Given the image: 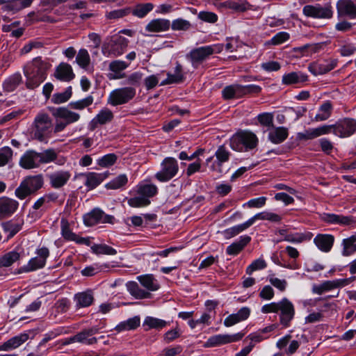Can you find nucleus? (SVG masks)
I'll return each instance as SVG.
<instances>
[{
  "mask_svg": "<svg viewBox=\"0 0 356 356\" xmlns=\"http://www.w3.org/2000/svg\"><path fill=\"white\" fill-rule=\"evenodd\" d=\"M58 154L49 148L38 152L33 149L25 152L19 160V165L24 169L38 168L42 164H47L57 160Z\"/></svg>",
  "mask_w": 356,
  "mask_h": 356,
  "instance_id": "nucleus-1",
  "label": "nucleus"
},
{
  "mask_svg": "<svg viewBox=\"0 0 356 356\" xmlns=\"http://www.w3.org/2000/svg\"><path fill=\"white\" fill-rule=\"evenodd\" d=\"M49 67V65L40 58H34L24 69L26 87L29 89L38 88L45 80Z\"/></svg>",
  "mask_w": 356,
  "mask_h": 356,
  "instance_id": "nucleus-2",
  "label": "nucleus"
},
{
  "mask_svg": "<svg viewBox=\"0 0 356 356\" xmlns=\"http://www.w3.org/2000/svg\"><path fill=\"white\" fill-rule=\"evenodd\" d=\"M44 184L42 175L26 177L15 191V195L19 200H24L27 197L35 194Z\"/></svg>",
  "mask_w": 356,
  "mask_h": 356,
  "instance_id": "nucleus-3",
  "label": "nucleus"
},
{
  "mask_svg": "<svg viewBox=\"0 0 356 356\" xmlns=\"http://www.w3.org/2000/svg\"><path fill=\"white\" fill-rule=\"evenodd\" d=\"M259 139L255 134L250 131H241L236 133L231 140V147L238 152H248L256 148Z\"/></svg>",
  "mask_w": 356,
  "mask_h": 356,
  "instance_id": "nucleus-4",
  "label": "nucleus"
},
{
  "mask_svg": "<svg viewBox=\"0 0 356 356\" xmlns=\"http://www.w3.org/2000/svg\"><path fill=\"white\" fill-rule=\"evenodd\" d=\"M53 124L47 113H40L33 122V136L39 141H44L51 136Z\"/></svg>",
  "mask_w": 356,
  "mask_h": 356,
  "instance_id": "nucleus-5",
  "label": "nucleus"
},
{
  "mask_svg": "<svg viewBox=\"0 0 356 356\" xmlns=\"http://www.w3.org/2000/svg\"><path fill=\"white\" fill-rule=\"evenodd\" d=\"M223 49L222 44H213L203 46L197 48L193 49L188 54L186 55L194 68H197L198 66L206 60L210 56L213 54H218Z\"/></svg>",
  "mask_w": 356,
  "mask_h": 356,
  "instance_id": "nucleus-6",
  "label": "nucleus"
},
{
  "mask_svg": "<svg viewBox=\"0 0 356 356\" xmlns=\"http://www.w3.org/2000/svg\"><path fill=\"white\" fill-rule=\"evenodd\" d=\"M136 95V90L133 87L119 88L110 92L107 103L113 106L125 104L132 100Z\"/></svg>",
  "mask_w": 356,
  "mask_h": 356,
  "instance_id": "nucleus-7",
  "label": "nucleus"
},
{
  "mask_svg": "<svg viewBox=\"0 0 356 356\" xmlns=\"http://www.w3.org/2000/svg\"><path fill=\"white\" fill-rule=\"evenodd\" d=\"M179 172L177 161L173 157L165 158L161 163V170L154 177L161 182H167L174 178Z\"/></svg>",
  "mask_w": 356,
  "mask_h": 356,
  "instance_id": "nucleus-8",
  "label": "nucleus"
},
{
  "mask_svg": "<svg viewBox=\"0 0 356 356\" xmlns=\"http://www.w3.org/2000/svg\"><path fill=\"white\" fill-rule=\"evenodd\" d=\"M325 127H330V134L333 133L339 137L346 138L356 132V120L345 118L334 124L325 125Z\"/></svg>",
  "mask_w": 356,
  "mask_h": 356,
  "instance_id": "nucleus-9",
  "label": "nucleus"
},
{
  "mask_svg": "<svg viewBox=\"0 0 356 356\" xmlns=\"http://www.w3.org/2000/svg\"><path fill=\"white\" fill-rule=\"evenodd\" d=\"M302 13L308 17L318 19H330L333 15L332 6L328 4L323 6L321 4L307 5L303 7Z\"/></svg>",
  "mask_w": 356,
  "mask_h": 356,
  "instance_id": "nucleus-10",
  "label": "nucleus"
},
{
  "mask_svg": "<svg viewBox=\"0 0 356 356\" xmlns=\"http://www.w3.org/2000/svg\"><path fill=\"white\" fill-rule=\"evenodd\" d=\"M280 312V323L284 327L290 326L291 321L293 320L295 316V308L293 303L284 298L280 301V305L278 308Z\"/></svg>",
  "mask_w": 356,
  "mask_h": 356,
  "instance_id": "nucleus-11",
  "label": "nucleus"
},
{
  "mask_svg": "<svg viewBox=\"0 0 356 356\" xmlns=\"http://www.w3.org/2000/svg\"><path fill=\"white\" fill-rule=\"evenodd\" d=\"M243 334L238 332L234 334H216L211 336L205 343L206 347H216L240 341Z\"/></svg>",
  "mask_w": 356,
  "mask_h": 356,
  "instance_id": "nucleus-12",
  "label": "nucleus"
},
{
  "mask_svg": "<svg viewBox=\"0 0 356 356\" xmlns=\"http://www.w3.org/2000/svg\"><path fill=\"white\" fill-rule=\"evenodd\" d=\"M19 202L7 196L0 197V220L12 216L19 207Z\"/></svg>",
  "mask_w": 356,
  "mask_h": 356,
  "instance_id": "nucleus-13",
  "label": "nucleus"
},
{
  "mask_svg": "<svg viewBox=\"0 0 356 356\" xmlns=\"http://www.w3.org/2000/svg\"><path fill=\"white\" fill-rule=\"evenodd\" d=\"M350 283L348 279H339L334 280L325 281L321 284H314L312 286V292L314 293L321 295L324 292L331 291L334 289L343 287Z\"/></svg>",
  "mask_w": 356,
  "mask_h": 356,
  "instance_id": "nucleus-14",
  "label": "nucleus"
},
{
  "mask_svg": "<svg viewBox=\"0 0 356 356\" xmlns=\"http://www.w3.org/2000/svg\"><path fill=\"white\" fill-rule=\"evenodd\" d=\"M128 43L129 40L126 38L120 35H113L108 43V47H109L108 54L115 56L122 55L126 50Z\"/></svg>",
  "mask_w": 356,
  "mask_h": 356,
  "instance_id": "nucleus-15",
  "label": "nucleus"
},
{
  "mask_svg": "<svg viewBox=\"0 0 356 356\" xmlns=\"http://www.w3.org/2000/svg\"><path fill=\"white\" fill-rule=\"evenodd\" d=\"M72 110L69 106L58 107L53 109L52 115L56 119L63 120L70 124L78 122L81 118L79 113Z\"/></svg>",
  "mask_w": 356,
  "mask_h": 356,
  "instance_id": "nucleus-16",
  "label": "nucleus"
},
{
  "mask_svg": "<svg viewBox=\"0 0 356 356\" xmlns=\"http://www.w3.org/2000/svg\"><path fill=\"white\" fill-rule=\"evenodd\" d=\"M71 177V173L67 170H58L48 175L50 186L56 189L64 186Z\"/></svg>",
  "mask_w": 356,
  "mask_h": 356,
  "instance_id": "nucleus-17",
  "label": "nucleus"
},
{
  "mask_svg": "<svg viewBox=\"0 0 356 356\" xmlns=\"http://www.w3.org/2000/svg\"><path fill=\"white\" fill-rule=\"evenodd\" d=\"M114 118L113 113L108 108L102 109L90 122L89 129L95 130L98 126L110 123Z\"/></svg>",
  "mask_w": 356,
  "mask_h": 356,
  "instance_id": "nucleus-18",
  "label": "nucleus"
},
{
  "mask_svg": "<svg viewBox=\"0 0 356 356\" xmlns=\"http://www.w3.org/2000/svg\"><path fill=\"white\" fill-rule=\"evenodd\" d=\"M250 312L249 307H243L241 308L237 313L232 314L225 318L223 324L225 327H231L245 321L250 316Z\"/></svg>",
  "mask_w": 356,
  "mask_h": 356,
  "instance_id": "nucleus-19",
  "label": "nucleus"
},
{
  "mask_svg": "<svg viewBox=\"0 0 356 356\" xmlns=\"http://www.w3.org/2000/svg\"><path fill=\"white\" fill-rule=\"evenodd\" d=\"M94 300V293L90 289L77 293L74 296L76 309L88 307L93 303Z\"/></svg>",
  "mask_w": 356,
  "mask_h": 356,
  "instance_id": "nucleus-20",
  "label": "nucleus"
},
{
  "mask_svg": "<svg viewBox=\"0 0 356 356\" xmlns=\"http://www.w3.org/2000/svg\"><path fill=\"white\" fill-rule=\"evenodd\" d=\"M216 161L211 165L212 171L222 172V165L229 159L230 153L223 145H220L215 153Z\"/></svg>",
  "mask_w": 356,
  "mask_h": 356,
  "instance_id": "nucleus-21",
  "label": "nucleus"
},
{
  "mask_svg": "<svg viewBox=\"0 0 356 356\" xmlns=\"http://www.w3.org/2000/svg\"><path fill=\"white\" fill-rule=\"evenodd\" d=\"M29 334L21 333L0 345V351H10L19 347L29 339Z\"/></svg>",
  "mask_w": 356,
  "mask_h": 356,
  "instance_id": "nucleus-22",
  "label": "nucleus"
},
{
  "mask_svg": "<svg viewBox=\"0 0 356 356\" xmlns=\"http://www.w3.org/2000/svg\"><path fill=\"white\" fill-rule=\"evenodd\" d=\"M54 76L57 79L65 82L70 81L75 76L72 66L66 63H61L57 66Z\"/></svg>",
  "mask_w": 356,
  "mask_h": 356,
  "instance_id": "nucleus-23",
  "label": "nucleus"
},
{
  "mask_svg": "<svg viewBox=\"0 0 356 356\" xmlns=\"http://www.w3.org/2000/svg\"><path fill=\"white\" fill-rule=\"evenodd\" d=\"M334 238L331 234H319L314 238V243L318 248L324 252H328L332 248Z\"/></svg>",
  "mask_w": 356,
  "mask_h": 356,
  "instance_id": "nucleus-24",
  "label": "nucleus"
},
{
  "mask_svg": "<svg viewBox=\"0 0 356 356\" xmlns=\"http://www.w3.org/2000/svg\"><path fill=\"white\" fill-rule=\"evenodd\" d=\"M81 175L85 177L84 184L88 190L95 188L107 177L106 173H97L94 172L82 174Z\"/></svg>",
  "mask_w": 356,
  "mask_h": 356,
  "instance_id": "nucleus-25",
  "label": "nucleus"
},
{
  "mask_svg": "<svg viewBox=\"0 0 356 356\" xmlns=\"http://www.w3.org/2000/svg\"><path fill=\"white\" fill-rule=\"evenodd\" d=\"M329 129L330 127H325V125H323L316 128L309 129L305 130V132L298 133V138L300 140H312L321 136L329 134Z\"/></svg>",
  "mask_w": 356,
  "mask_h": 356,
  "instance_id": "nucleus-26",
  "label": "nucleus"
},
{
  "mask_svg": "<svg viewBox=\"0 0 356 356\" xmlns=\"http://www.w3.org/2000/svg\"><path fill=\"white\" fill-rule=\"evenodd\" d=\"M337 7L340 15L348 16L351 19L356 17V6L351 0H340Z\"/></svg>",
  "mask_w": 356,
  "mask_h": 356,
  "instance_id": "nucleus-27",
  "label": "nucleus"
},
{
  "mask_svg": "<svg viewBox=\"0 0 356 356\" xmlns=\"http://www.w3.org/2000/svg\"><path fill=\"white\" fill-rule=\"evenodd\" d=\"M323 220L329 223L342 225H352L356 223V220L353 216H345L334 213L324 214Z\"/></svg>",
  "mask_w": 356,
  "mask_h": 356,
  "instance_id": "nucleus-28",
  "label": "nucleus"
},
{
  "mask_svg": "<svg viewBox=\"0 0 356 356\" xmlns=\"http://www.w3.org/2000/svg\"><path fill=\"white\" fill-rule=\"evenodd\" d=\"M289 136L288 129L284 127H273L269 130L268 140L274 144L284 142Z\"/></svg>",
  "mask_w": 356,
  "mask_h": 356,
  "instance_id": "nucleus-29",
  "label": "nucleus"
},
{
  "mask_svg": "<svg viewBox=\"0 0 356 356\" xmlns=\"http://www.w3.org/2000/svg\"><path fill=\"white\" fill-rule=\"evenodd\" d=\"M170 27V21L167 19L158 18L151 20L145 26L149 32H163L168 31Z\"/></svg>",
  "mask_w": 356,
  "mask_h": 356,
  "instance_id": "nucleus-30",
  "label": "nucleus"
},
{
  "mask_svg": "<svg viewBox=\"0 0 356 356\" xmlns=\"http://www.w3.org/2000/svg\"><path fill=\"white\" fill-rule=\"evenodd\" d=\"M251 237L247 235L241 236L240 238L232 243L226 249V253L229 255H237L250 243Z\"/></svg>",
  "mask_w": 356,
  "mask_h": 356,
  "instance_id": "nucleus-31",
  "label": "nucleus"
},
{
  "mask_svg": "<svg viewBox=\"0 0 356 356\" xmlns=\"http://www.w3.org/2000/svg\"><path fill=\"white\" fill-rule=\"evenodd\" d=\"M308 76L301 72H292L282 76V82L284 85L302 83L307 81Z\"/></svg>",
  "mask_w": 356,
  "mask_h": 356,
  "instance_id": "nucleus-32",
  "label": "nucleus"
},
{
  "mask_svg": "<svg viewBox=\"0 0 356 356\" xmlns=\"http://www.w3.org/2000/svg\"><path fill=\"white\" fill-rule=\"evenodd\" d=\"M137 280L148 291H155L160 287L159 282L152 274L138 276Z\"/></svg>",
  "mask_w": 356,
  "mask_h": 356,
  "instance_id": "nucleus-33",
  "label": "nucleus"
},
{
  "mask_svg": "<svg viewBox=\"0 0 356 356\" xmlns=\"http://www.w3.org/2000/svg\"><path fill=\"white\" fill-rule=\"evenodd\" d=\"M337 63V60L334 59L317 63L312 67L313 70H311V72L314 74H323L335 68Z\"/></svg>",
  "mask_w": 356,
  "mask_h": 356,
  "instance_id": "nucleus-34",
  "label": "nucleus"
},
{
  "mask_svg": "<svg viewBox=\"0 0 356 356\" xmlns=\"http://www.w3.org/2000/svg\"><path fill=\"white\" fill-rule=\"evenodd\" d=\"M126 287L129 293L136 299H145L151 297L150 293L142 289L136 282H128L126 284Z\"/></svg>",
  "mask_w": 356,
  "mask_h": 356,
  "instance_id": "nucleus-35",
  "label": "nucleus"
},
{
  "mask_svg": "<svg viewBox=\"0 0 356 356\" xmlns=\"http://www.w3.org/2000/svg\"><path fill=\"white\" fill-rule=\"evenodd\" d=\"M126 287L129 293L136 299H145L151 297L150 293L142 289L136 282H128L126 284Z\"/></svg>",
  "mask_w": 356,
  "mask_h": 356,
  "instance_id": "nucleus-36",
  "label": "nucleus"
},
{
  "mask_svg": "<svg viewBox=\"0 0 356 356\" xmlns=\"http://www.w3.org/2000/svg\"><path fill=\"white\" fill-rule=\"evenodd\" d=\"M332 104L330 101H326L321 105L318 113L313 119L314 122H322L327 120L332 114Z\"/></svg>",
  "mask_w": 356,
  "mask_h": 356,
  "instance_id": "nucleus-37",
  "label": "nucleus"
},
{
  "mask_svg": "<svg viewBox=\"0 0 356 356\" xmlns=\"http://www.w3.org/2000/svg\"><path fill=\"white\" fill-rule=\"evenodd\" d=\"M168 77L166 79L163 80L161 83V86L172 84V83H179L184 81V74L182 73V66L177 63L173 74L168 73Z\"/></svg>",
  "mask_w": 356,
  "mask_h": 356,
  "instance_id": "nucleus-38",
  "label": "nucleus"
},
{
  "mask_svg": "<svg viewBox=\"0 0 356 356\" xmlns=\"http://www.w3.org/2000/svg\"><path fill=\"white\" fill-rule=\"evenodd\" d=\"M33 1V0H7L4 8L7 10L16 13L30 6Z\"/></svg>",
  "mask_w": 356,
  "mask_h": 356,
  "instance_id": "nucleus-39",
  "label": "nucleus"
},
{
  "mask_svg": "<svg viewBox=\"0 0 356 356\" xmlns=\"http://www.w3.org/2000/svg\"><path fill=\"white\" fill-rule=\"evenodd\" d=\"M104 213L99 209H95L90 213L84 215L83 221L87 226H92L101 222L102 218H104Z\"/></svg>",
  "mask_w": 356,
  "mask_h": 356,
  "instance_id": "nucleus-40",
  "label": "nucleus"
},
{
  "mask_svg": "<svg viewBox=\"0 0 356 356\" xmlns=\"http://www.w3.org/2000/svg\"><path fill=\"white\" fill-rule=\"evenodd\" d=\"M129 65V63H126L123 60H116L110 63L109 70L115 73L113 79H119L125 76L124 73H121L122 71L127 69Z\"/></svg>",
  "mask_w": 356,
  "mask_h": 356,
  "instance_id": "nucleus-41",
  "label": "nucleus"
},
{
  "mask_svg": "<svg viewBox=\"0 0 356 356\" xmlns=\"http://www.w3.org/2000/svg\"><path fill=\"white\" fill-rule=\"evenodd\" d=\"M136 193L149 200L157 194L158 188L154 184H142L137 186Z\"/></svg>",
  "mask_w": 356,
  "mask_h": 356,
  "instance_id": "nucleus-42",
  "label": "nucleus"
},
{
  "mask_svg": "<svg viewBox=\"0 0 356 356\" xmlns=\"http://www.w3.org/2000/svg\"><path fill=\"white\" fill-rule=\"evenodd\" d=\"M252 225L257 220H268L273 222H279L282 220V217L275 213L270 211H263L257 213L254 216L250 218Z\"/></svg>",
  "mask_w": 356,
  "mask_h": 356,
  "instance_id": "nucleus-43",
  "label": "nucleus"
},
{
  "mask_svg": "<svg viewBox=\"0 0 356 356\" xmlns=\"http://www.w3.org/2000/svg\"><path fill=\"white\" fill-rule=\"evenodd\" d=\"M44 259H40L38 257L32 258L29 260L28 264L22 266L19 272V273H28L36 270L38 269L42 268L45 266Z\"/></svg>",
  "mask_w": 356,
  "mask_h": 356,
  "instance_id": "nucleus-44",
  "label": "nucleus"
},
{
  "mask_svg": "<svg viewBox=\"0 0 356 356\" xmlns=\"http://www.w3.org/2000/svg\"><path fill=\"white\" fill-rule=\"evenodd\" d=\"M140 323V319L138 316H134L129 318L125 321L120 323L116 327L115 330L118 332L131 330L136 329Z\"/></svg>",
  "mask_w": 356,
  "mask_h": 356,
  "instance_id": "nucleus-45",
  "label": "nucleus"
},
{
  "mask_svg": "<svg viewBox=\"0 0 356 356\" xmlns=\"http://www.w3.org/2000/svg\"><path fill=\"white\" fill-rule=\"evenodd\" d=\"M248 3L244 0L226 1L220 5V8L231 9L236 12H243L248 8Z\"/></svg>",
  "mask_w": 356,
  "mask_h": 356,
  "instance_id": "nucleus-46",
  "label": "nucleus"
},
{
  "mask_svg": "<svg viewBox=\"0 0 356 356\" xmlns=\"http://www.w3.org/2000/svg\"><path fill=\"white\" fill-rule=\"evenodd\" d=\"M170 322L166 321L163 319L147 316L143 323V326H147L148 329H157L160 330L170 325Z\"/></svg>",
  "mask_w": 356,
  "mask_h": 356,
  "instance_id": "nucleus-47",
  "label": "nucleus"
},
{
  "mask_svg": "<svg viewBox=\"0 0 356 356\" xmlns=\"http://www.w3.org/2000/svg\"><path fill=\"white\" fill-rule=\"evenodd\" d=\"M251 220L248 219L246 222L234 226L232 227L228 228L224 231V235L226 238H232L236 235H238L239 233L242 232L243 231L247 229L250 226H252Z\"/></svg>",
  "mask_w": 356,
  "mask_h": 356,
  "instance_id": "nucleus-48",
  "label": "nucleus"
},
{
  "mask_svg": "<svg viewBox=\"0 0 356 356\" xmlns=\"http://www.w3.org/2000/svg\"><path fill=\"white\" fill-rule=\"evenodd\" d=\"M20 259V254L16 251H10L0 257V267H9Z\"/></svg>",
  "mask_w": 356,
  "mask_h": 356,
  "instance_id": "nucleus-49",
  "label": "nucleus"
},
{
  "mask_svg": "<svg viewBox=\"0 0 356 356\" xmlns=\"http://www.w3.org/2000/svg\"><path fill=\"white\" fill-rule=\"evenodd\" d=\"M94 98L91 95H88L84 99H81L77 101L71 102L68 106L73 110L82 111L86 108H88L92 104Z\"/></svg>",
  "mask_w": 356,
  "mask_h": 356,
  "instance_id": "nucleus-50",
  "label": "nucleus"
},
{
  "mask_svg": "<svg viewBox=\"0 0 356 356\" xmlns=\"http://www.w3.org/2000/svg\"><path fill=\"white\" fill-rule=\"evenodd\" d=\"M21 82V74H15L4 81L3 87L6 91L12 92L19 85Z\"/></svg>",
  "mask_w": 356,
  "mask_h": 356,
  "instance_id": "nucleus-51",
  "label": "nucleus"
},
{
  "mask_svg": "<svg viewBox=\"0 0 356 356\" xmlns=\"http://www.w3.org/2000/svg\"><path fill=\"white\" fill-rule=\"evenodd\" d=\"M76 63L83 69H86L90 63V56L86 49H79L76 56Z\"/></svg>",
  "mask_w": 356,
  "mask_h": 356,
  "instance_id": "nucleus-52",
  "label": "nucleus"
},
{
  "mask_svg": "<svg viewBox=\"0 0 356 356\" xmlns=\"http://www.w3.org/2000/svg\"><path fill=\"white\" fill-rule=\"evenodd\" d=\"M72 95V88L67 87L63 92H58L53 95L51 102L56 104H60L68 101Z\"/></svg>",
  "mask_w": 356,
  "mask_h": 356,
  "instance_id": "nucleus-53",
  "label": "nucleus"
},
{
  "mask_svg": "<svg viewBox=\"0 0 356 356\" xmlns=\"http://www.w3.org/2000/svg\"><path fill=\"white\" fill-rule=\"evenodd\" d=\"M128 182V178L126 175L122 174L114 178L113 180L106 184L108 189L116 190L125 186Z\"/></svg>",
  "mask_w": 356,
  "mask_h": 356,
  "instance_id": "nucleus-54",
  "label": "nucleus"
},
{
  "mask_svg": "<svg viewBox=\"0 0 356 356\" xmlns=\"http://www.w3.org/2000/svg\"><path fill=\"white\" fill-rule=\"evenodd\" d=\"M3 230L8 233V238L13 237L22 229V225L9 220L1 223Z\"/></svg>",
  "mask_w": 356,
  "mask_h": 356,
  "instance_id": "nucleus-55",
  "label": "nucleus"
},
{
  "mask_svg": "<svg viewBox=\"0 0 356 356\" xmlns=\"http://www.w3.org/2000/svg\"><path fill=\"white\" fill-rule=\"evenodd\" d=\"M154 8V5L152 3H141L137 5L133 10V15L142 18L144 17L148 13L152 11Z\"/></svg>",
  "mask_w": 356,
  "mask_h": 356,
  "instance_id": "nucleus-56",
  "label": "nucleus"
},
{
  "mask_svg": "<svg viewBox=\"0 0 356 356\" xmlns=\"http://www.w3.org/2000/svg\"><path fill=\"white\" fill-rule=\"evenodd\" d=\"M91 249L97 254L115 255L117 253L115 249L105 244L94 245Z\"/></svg>",
  "mask_w": 356,
  "mask_h": 356,
  "instance_id": "nucleus-57",
  "label": "nucleus"
},
{
  "mask_svg": "<svg viewBox=\"0 0 356 356\" xmlns=\"http://www.w3.org/2000/svg\"><path fill=\"white\" fill-rule=\"evenodd\" d=\"M128 204L131 207H143L150 204V200L141 195L131 197L128 200Z\"/></svg>",
  "mask_w": 356,
  "mask_h": 356,
  "instance_id": "nucleus-58",
  "label": "nucleus"
},
{
  "mask_svg": "<svg viewBox=\"0 0 356 356\" xmlns=\"http://www.w3.org/2000/svg\"><path fill=\"white\" fill-rule=\"evenodd\" d=\"M118 159V156L115 154H108L99 158L97 163L103 168H108L114 165Z\"/></svg>",
  "mask_w": 356,
  "mask_h": 356,
  "instance_id": "nucleus-59",
  "label": "nucleus"
},
{
  "mask_svg": "<svg viewBox=\"0 0 356 356\" xmlns=\"http://www.w3.org/2000/svg\"><path fill=\"white\" fill-rule=\"evenodd\" d=\"M170 26L173 31H187L191 28V24L188 20L178 18L170 23Z\"/></svg>",
  "mask_w": 356,
  "mask_h": 356,
  "instance_id": "nucleus-60",
  "label": "nucleus"
},
{
  "mask_svg": "<svg viewBox=\"0 0 356 356\" xmlns=\"http://www.w3.org/2000/svg\"><path fill=\"white\" fill-rule=\"evenodd\" d=\"M289 38L290 35L287 32L282 31L275 34L267 43L272 45H279L287 41Z\"/></svg>",
  "mask_w": 356,
  "mask_h": 356,
  "instance_id": "nucleus-61",
  "label": "nucleus"
},
{
  "mask_svg": "<svg viewBox=\"0 0 356 356\" xmlns=\"http://www.w3.org/2000/svg\"><path fill=\"white\" fill-rule=\"evenodd\" d=\"M266 267V263L263 259H258L252 262L246 268V273L251 275L254 271L264 269Z\"/></svg>",
  "mask_w": 356,
  "mask_h": 356,
  "instance_id": "nucleus-62",
  "label": "nucleus"
},
{
  "mask_svg": "<svg viewBox=\"0 0 356 356\" xmlns=\"http://www.w3.org/2000/svg\"><path fill=\"white\" fill-rule=\"evenodd\" d=\"M197 17L202 21L211 24L216 22L218 19L216 13L209 11H200Z\"/></svg>",
  "mask_w": 356,
  "mask_h": 356,
  "instance_id": "nucleus-63",
  "label": "nucleus"
},
{
  "mask_svg": "<svg viewBox=\"0 0 356 356\" xmlns=\"http://www.w3.org/2000/svg\"><path fill=\"white\" fill-rule=\"evenodd\" d=\"M13 156V150L9 147L0 149V166H3L8 163Z\"/></svg>",
  "mask_w": 356,
  "mask_h": 356,
  "instance_id": "nucleus-64",
  "label": "nucleus"
}]
</instances>
